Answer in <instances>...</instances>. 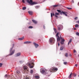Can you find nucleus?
Returning a JSON list of instances; mask_svg holds the SVG:
<instances>
[{
	"instance_id": "f257e3e1",
	"label": "nucleus",
	"mask_w": 79,
	"mask_h": 79,
	"mask_svg": "<svg viewBox=\"0 0 79 79\" xmlns=\"http://www.w3.org/2000/svg\"><path fill=\"white\" fill-rule=\"evenodd\" d=\"M13 47L12 48H11L10 50V54L8 55V56H11V55H13L14 54L15 52V49H14L13 50V47L15 46V44H13L12 45Z\"/></svg>"
},
{
	"instance_id": "f03ea898",
	"label": "nucleus",
	"mask_w": 79,
	"mask_h": 79,
	"mask_svg": "<svg viewBox=\"0 0 79 79\" xmlns=\"http://www.w3.org/2000/svg\"><path fill=\"white\" fill-rule=\"evenodd\" d=\"M27 3H28L30 4H31V5H36L37 4V3L35 2H32V0H26Z\"/></svg>"
},
{
	"instance_id": "7ed1b4c3",
	"label": "nucleus",
	"mask_w": 79,
	"mask_h": 79,
	"mask_svg": "<svg viewBox=\"0 0 79 79\" xmlns=\"http://www.w3.org/2000/svg\"><path fill=\"white\" fill-rule=\"evenodd\" d=\"M55 39L53 38H51L49 40V42L50 44L51 45H52V44H53L54 43H55Z\"/></svg>"
},
{
	"instance_id": "20e7f679",
	"label": "nucleus",
	"mask_w": 79,
	"mask_h": 79,
	"mask_svg": "<svg viewBox=\"0 0 79 79\" xmlns=\"http://www.w3.org/2000/svg\"><path fill=\"white\" fill-rule=\"evenodd\" d=\"M63 28V26L62 25H59L58 26V31H61L62 29Z\"/></svg>"
},
{
	"instance_id": "39448f33",
	"label": "nucleus",
	"mask_w": 79,
	"mask_h": 79,
	"mask_svg": "<svg viewBox=\"0 0 79 79\" xmlns=\"http://www.w3.org/2000/svg\"><path fill=\"white\" fill-rule=\"evenodd\" d=\"M34 65V63L33 62L29 63L28 64V65L29 66V68L31 69V68H33L34 67L33 66Z\"/></svg>"
},
{
	"instance_id": "423d86ee",
	"label": "nucleus",
	"mask_w": 79,
	"mask_h": 79,
	"mask_svg": "<svg viewBox=\"0 0 79 79\" xmlns=\"http://www.w3.org/2000/svg\"><path fill=\"white\" fill-rule=\"evenodd\" d=\"M23 73H25V72H26V71H27L28 67L26 65H24V66L23 65Z\"/></svg>"
},
{
	"instance_id": "0eeeda50",
	"label": "nucleus",
	"mask_w": 79,
	"mask_h": 79,
	"mask_svg": "<svg viewBox=\"0 0 79 79\" xmlns=\"http://www.w3.org/2000/svg\"><path fill=\"white\" fill-rule=\"evenodd\" d=\"M66 12H64V11H60V13H59L60 14V15H62V14H63V15H65V16H67V14H66Z\"/></svg>"
},
{
	"instance_id": "6e6552de",
	"label": "nucleus",
	"mask_w": 79,
	"mask_h": 79,
	"mask_svg": "<svg viewBox=\"0 0 79 79\" xmlns=\"http://www.w3.org/2000/svg\"><path fill=\"white\" fill-rule=\"evenodd\" d=\"M31 42L29 41H26L24 42V44H31Z\"/></svg>"
},
{
	"instance_id": "1a4fd4ad",
	"label": "nucleus",
	"mask_w": 79,
	"mask_h": 79,
	"mask_svg": "<svg viewBox=\"0 0 79 79\" xmlns=\"http://www.w3.org/2000/svg\"><path fill=\"white\" fill-rule=\"evenodd\" d=\"M33 44H34V45H35V47L36 48H37V47H39V44H36V43L34 42V43H33Z\"/></svg>"
},
{
	"instance_id": "9d476101",
	"label": "nucleus",
	"mask_w": 79,
	"mask_h": 79,
	"mask_svg": "<svg viewBox=\"0 0 79 79\" xmlns=\"http://www.w3.org/2000/svg\"><path fill=\"white\" fill-rule=\"evenodd\" d=\"M57 70H58L57 68H54L52 69V71H51V72L52 73H53V72H54L53 71H57Z\"/></svg>"
},
{
	"instance_id": "9b49d317",
	"label": "nucleus",
	"mask_w": 79,
	"mask_h": 79,
	"mask_svg": "<svg viewBox=\"0 0 79 79\" xmlns=\"http://www.w3.org/2000/svg\"><path fill=\"white\" fill-rule=\"evenodd\" d=\"M20 55H21V53L18 52L15 55V56L16 57L19 56H20Z\"/></svg>"
},
{
	"instance_id": "f8f14e48",
	"label": "nucleus",
	"mask_w": 79,
	"mask_h": 79,
	"mask_svg": "<svg viewBox=\"0 0 79 79\" xmlns=\"http://www.w3.org/2000/svg\"><path fill=\"white\" fill-rule=\"evenodd\" d=\"M40 71L41 72V73L42 74H45V70H44L43 69L42 70V71L40 70Z\"/></svg>"
},
{
	"instance_id": "ddd939ff",
	"label": "nucleus",
	"mask_w": 79,
	"mask_h": 79,
	"mask_svg": "<svg viewBox=\"0 0 79 79\" xmlns=\"http://www.w3.org/2000/svg\"><path fill=\"white\" fill-rule=\"evenodd\" d=\"M28 13L30 15H32V13H33V12H32V11H28Z\"/></svg>"
},
{
	"instance_id": "4468645a",
	"label": "nucleus",
	"mask_w": 79,
	"mask_h": 79,
	"mask_svg": "<svg viewBox=\"0 0 79 79\" xmlns=\"http://www.w3.org/2000/svg\"><path fill=\"white\" fill-rule=\"evenodd\" d=\"M62 39V38H61V36H60V37H57V41H60V39Z\"/></svg>"
},
{
	"instance_id": "2eb2a0df",
	"label": "nucleus",
	"mask_w": 79,
	"mask_h": 79,
	"mask_svg": "<svg viewBox=\"0 0 79 79\" xmlns=\"http://www.w3.org/2000/svg\"><path fill=\"white\" fill-rule=\"evenodd\" d=\"M32 21L34 24H37V22L35 21V20L32 19Z\"/></svg>"
},
{
	"instance_id": "dca6fc26",
	"label": "nucleus",
	"mask_w": 79,
	"mask_h": 79,
	"mask_svg": "<svg viewBox=\"0 0 79 79\" xmlns=\"http://www.w3.org/2000/svg\"><path fill=\"white\" fill-rule=\"evenodd\" d=\"M24 38V36H23L22 38H18V40H23V39Z\"/></svg>"
},
{
	"instance_id": "f3484780",
	"label": "nucleus",
	"mask_w": 79,
	"mask_h": 79,
	"mask_svg": "<svg viewBox=\"0 0 79 79\" xmlns=\"http://www.w3.org/2000/svg\"><path fill=\"white\" fill-rule=\"evenodd\" d=\"M18 78V79H21V77H22L21 75H17L16 76Z\"/></svg>"
},
{
	"instance_id": "a211bd4d",
	"label": "nucleus",
	"mask_w": 79,
	"mask_h": 79,
	"mask_svg": "<svg viewBox=\"0 0 79 79\" xmlns=\"http://www.w3.org/2000/svg\"><path fill=\"white\" fill-rule=\"evenodd\" d=\"M59 15V13H56L55 15V16L56 18H58V16L57 15Z\"/></svg>"
},
{
	"instance_id": "6ab92c4d",
	"label": "nucleus",
	"mask_w": 79,
	"mask_h": 79,
	"mask_svg": "<svg viewBox=\"0 0 79 79\" xmlns=\"http://www.w3.org/2000/svg\"><path fill=\"white\" fill-rule=\"evenodd\" d=\"M71 42H72V39L71 38L69 40V41L68 43V45H69V44Z\"/></svg>"
},
{
	"instance_id": "aec40b11",
	"label": "nucleus",
	"mask_w": 79,
	"mask_h": 79,
	"mask_svg": "<svg viewBox=\"0 0 79 79\" xmlns=\"http://www.w3.org/2000/svg\"><path fill=\"white\" fill-rule=\"evenodd\" d=\"M72 73H71L69 76V79H71L72 77Z\"/></svg>"
},
{
	"instance_id": "412c9836",
	"label": "nucleus",
	"mask_w": 79,
	"mask_h": 79,
	"mask_svg": "<svg viewBox=\"0 0 79 79\" xmlns=\"http://www.w3.org/2000/svg\"><path fill=\"white\" fill-rule=\"evenodd\" d=\"M51 16L52 18V16H53H53H55V14H54V13H51Z\"/></svg>"
},
{
	"instance_id": "4be33fe9",
	"label": "nucleus",
	"mask_w": 79,
	"mask_h": 79,
	"mask_svg": "<svg viewBox=\"0 0 79 79\" xmlns=\"http://www.w3.org/2000/svg\"><path fill=\"white\" fill-rule=\"evenodd\" d=\"M64 48V47L63 46L60 47V50H63Z\"/></svg>"
},
{
	"instance_id": "5701e85b",
	"label": "nucleus",
	"mask_w": 79,
	"mask_h": 79,
	"mask_svg": "<svg viewBox=\"0 0 79 79\" xmlns=\"http://www.w3.org/2000/svg\"><path fill=\"white\" fill-rule=\"evenodd\" d=\"M16 73L17 74H19L21 73V72H20L19 70H18L17 71Z\"/></svg>"
},
{
	"instance_id": "b1692460",
	"label": "nucleus",
	"mask_w": 79,
	"mask_h": 79,
	"mask_svg": "<svg viewBox=\"0 0 79 79\" xmlns=\"http://www.w3.org/2000/svg\"><path fill=\"white\" fill-rule=\"evenodd\" d=\"M53 29L55 33H56V32H57V31H56V28H54Z\"/></svg>"
},
{
	"instance_id": "393cba45",
	"label": "nucleus",
	"mask_w": 79,
	"mask_h": 79,
	"mask_svg": "<svg viewBox=\"0 0 79 79\" xmlns=\"http://www.w3.org/2000/svg\"><path fill=\"white\" fill-rule=\"evenodd\" d=\"M24 60H21L19 61V63L21 64H22V63H24Z\"/></svg>"
},
{
	"instance_id": "a878e982",
	"label": "nucleus",
	"mask_w": 79,
	"mask_h": 79,
	"mask_svg": "<svg viewBox=\"0 0 79 79\" xmlns=\"http://www.w3.org/2000/svg\"><path fill=\"white\" fill-rule=\"evenodd\" d=\"M35 77L36 79H39V76H35Z\"/></svg>"
},
{
	"instance_id": "bb28decb",
	"label": "nucleus",
	"mask_w": 79,
	"mask_h": 79,
	"mask_svg": "<svg viewBox=\"0 0 79 79\" xmlns=\"http://www.w3.org/2000/svg\"><path fill=\"white\" fill-rule=\"evenodd\" d=\"M26 7H23L22 8V9L23 10H26Z\"/></svg>"
},
{
	"instance_id": "cd10ccee",
	"label": "nucleus",
	"mask_w": 79,
	"mask_h": 79,
	"mask_svg": "<svg viewBox=\"0 0 79 79\" xmlns=\"http://www.w3.org/2000/svg\"><path fill=\"white\" fill-rule=\"evenodd\" d=\"M28 28L29 29H32V28H33V27L30 26L28 27Z\"/></svg>"
},
{
	"instance_id": "c85d7f7f",
	"label": "nucleus",
	"mask_w": 79,
	"mask_h": 79,
	"mask_svg": "<svg viewBox=\"0 0 79 79\" xmlns=\"http://www.w3.org/2000/svg\"><path fill=\"white\" fill-rule=\"evenodd\" d=\"M76 35H78V36H79V33L78 32H76Z\"/></svg>"
},
{
	"instance_id": "c756f323",
	"label": "nucleus",
	"mask_w": 79,
	"mask_h": 79,
	"mask_svg": "<svg viewBox=\"0 0 79 79\" xmlns=\"http://www.w3.org/2000/svg\"><path fill=\"white\" fill-rule=\"evenodd\" d=\"M58 34H59V32H57L56 34V36L58 37L59 36H58Z\"/></svg>"
},
{
	"instance_id": "7c9ffc66",
	"label": "nucleus",
	"mask_w": 79,
	"mask_h": 79,
	"mask_svg": "<svg viewBox=\"0 0 79 79\" xmlns=\"http://www.w3.org/2000/svg\"><path fill=\"white\" fill-rule=\"evenodd\" d=\"M75 26L76 27H79V25L78 24H77L75 25Z\"/></svg>"
},
{
	"instance_id": "2f4dec72",
	"label": "nucleus",
	"mask_w": 79,
	"mask_h": 79,
	"mask_svg": "<svg viewBox=\"0 0 79 79\" xmlns=\"http://www.w3.org/2000/svg\"><path fill=\"white\" fill-rule=\"evenodd\" d=\"M53 7H57V6H58V5H53Z\"/></svg>"
},
{
	"instance_id": "473e14b6",
	"label": "nucleus",
	"mask_w": 79,
	"mask_h": 79,
	"mask_svg": "<svg viewBox=\"0 0 79 79\" xmlns=\"http://www.w3.org/2000/svg\"><path fill=\"white\" fill-rule=\"evenodd\" d=\"M30 73L31 74H32V73H33V70H31Z\"/></svg>"
},
{
	"instance_id": "72a5a7b5",
	"label": "nucleus",
	"mask_w": 79,
	"mask_h": 79,
	"mask_svg": "<svg viewBox=\"0 0 79 79\" xmlns=\"http://www.w3.org/2000/svg\"><path fill=\"white\" fill-rule=\"evenodd\" d=\"M65 55L66 57H68V53H65Z\"/></svg>"
},
{
	"instance_id": "f704fd0d",
	"label": "nucleus",
	"mask_w": 79,
	"mask_h": 79,
	"mask_svg": "<svg viewBox=\"0 0 79 79\" xmlns=\"http://www.w3.org/2000/svg\"><path fill=\"white\" fill-rule=\"evenodd\" d=\"M60 44H62V45H63V44H64V42L61 41L60 42Z\"/></svg>"
},
{
	"instance_id": "c9c22d12",
	"label": "nucleus",
	"mask_w": 79,
	"mask_h": 79,
	"mask_svg": "<svg viewBox=\"0 0 79 79\" xmlns=\"http://www.w3.org/2000/svg\"><path fill=\"white\" fill-rule=\"evenodd\" d=\"M64 64H65L66 65V64H67V62H64Z\"/></svg>"
},
{
	"instance_id": "e433bc0d",
	"label": "nucleus",
	"mask_w": 79,
	"mask_h": 79,
	"mask_svg": "<svg viewBox=\"0 0 79 79\" xmlns=\"http://www.w3.org/2000/svg\"><path fill=\"white\" fill-rule=\"evenodd\" d=\"M67 9H68V10H71V9H72V8L69 7H67Z\"/></svg>"
},
{
	"instance_id": "4c0bfd02",
	"label": "nucleus",
	"mask_w": 79,
	"mask_h": 79,
	"mask_svg": "<svg viewBox=\"0 0 79 79\" xmlns=\"http://www.w3.org/2000/svg\"><path fill=\"white\" fill-rule=\"evenodd\" d=\"M61 42H64V39H62Z\"/></svg>"
},
{
	"instance_id": "58836bf2",
	"label": "nucleus",
	"mask_w": 79,
	"mask_h": 79,
	"mask_svg": "<svg viewBox=\"0 0 79 79\" xmlns=\"http://www.w3.org/2000/svg\"><path fill=\"white\" fill-rule=\"evenodd\" d=\"M57 11H58V12L59 13H60V12H61V10H57Z\"/></svg>"
},
{
	"instance_id": "ea45409f",
	"label": "nucleus",
	"mask_w": 79,
	"mask_h": 79,
	"mask_svg": "<svg viewBox=\"0 0 79 79\" xmlns=\"http://www.w3.org/2000/svg\"><path fill=\"white\" fill-rule=\"evenodd\" d=\"M2 64H3L2 63H0V67H2Z\"/></svg>"
},
{
	"instance_id": "a19ab883",
	"label": "nucleus",
	"mask_w": 79,
	"mask_h": 79,
	"mask_svg": "<svg viewBox=\"0 0 79 79\" xmlns=\"http://www.w3.org/2000/svg\"><path fill=\"white\" fill-rule=\"evenodd\" d=\"M22 2L23 3H25V1H24V0H22Z\"/></svg>"
},
{
	"instance_id": "79ce46f5",
	"label": "nucleus",
	"mask_w": 79,
	"mask_h": 79,
	"mask_svg": "<svg viewBox=\"0 0 79 79\" xmlns=\"http://www.w3.org/2000/svg\"><path fill=\"white\" fill-rule=\"evenodd\" d=\"M78 18V17H76L75 18H74V19L76 20V19H77Z\"/></svg>"
},
{
	"instance_id": "37998d69",
	"label": "nucleus",
	"mask_w": 79,
	"mask_h": 79,
	"mask_svg": "<svg viewBox=\"0 0 79 79\" xmlns=\"http://www.w3.org/2000/svg\"><path fill=\"white\" fill-rule=\"evenodd\" d=\"M74 53H76V50H74Z\"/></svg>"
},
{
	"instance_id": "c03bdc74",
	"label": "nucleus",
	"mask_w": 79,
	"mask_h": 79,
	"mask_svg": "<svg viewBox=\"0 0 79 79\" xmlns=\"http://www.w3.org/2000/svg\"><path fill=\"white\" fill-rule=\"evenodd\" d=\"M35 8H36V9H37V8H39V6H35Z\"/></svg>"
},
{
	"instance_id": "a18cd8bd",
	"label": "nucleus",
	"mask_w": 79,
	"mask_h": 79,
	"mask_svg": "<svg viewBox=\"0 0 79 79\" xmlns=\"http://www.w3.org/2000/svg\"><path fill=\"white\" fill-rule=\"evenodd\" d=\"M5 77H7V74H6L5 75Z\"/></svg>"
},
{
	"instance_id": "49530a36",
	"label": "nucleus",
	"mask_w": 79,
	"mask_h": 79,
	"mask_svg": "<svg viewBox=\"0 0 79 79\" xmlns=\"http://www.w3.org/2000/svg\"><path fill=\"white\" fill-rule=\"evenodd\" d=\"M76 74H74V77H76Z\"/></svg>"
},
{
	"instance_id": "de8ad7c7",
	"label": "nucleus",
	"mask_w": 79,
	"mask_h": 79,
	"mask_svg": "<svg viewBox=\"0 0 79 79\" xmlns=\"http://www.w3.org/2000/svg\"><path fill=\"white\" fill-rule=\"evenodd\" d=\"M69 56H72V55H71V54H70L69 55Z\"/></svg>"
},
{
	"instance_id": "09e8293b",
	"label": "nucleus",
	"mask_w": 79,
	"mask_h": 79,
	"mask_svg": "<svg viewBox=\"0 0 79 79\" xmlns=\"http://www.w3.org/2000/svg\"><path fill=\"white\" fill-rule=\"evenodd\" d=\"M26 79H29V77H26Z\"/></svg>"
},
{
	"instance_id": "8fccbe9b",
	"label": "nucleus",
	"mask_w": 79,
	"mask_h": 79,
	"mask_svg": "<svg viewBox=\"0 0 79 79\" xmlns=\"http://www.w3.org/2000/svg\"><path fill=\"white\" fill-rule=\"evenodd\" d=\"M44 29H45V26L44 25Z\"/></svg>"
},
{
	"instance_id": "3c124183",
	"label": "nucleus",
	"mask_w": 79,
	"mask_h": 79,
	"mask_svg": "<svg viewBox=\"0 0 79 79\" xmlns=\"http://www.w3.org/2000/svg\"><path fill=\"white\" fill-rule=\"evenodd\" d=\"M75 66H76V67H77V64H76L75 65Z\"/></svg>"
},
{
	"instance_id": "603ef678",
	"label": "nucleus",
	"mask_w": 79,
	"mask_h": 79,
	"mask_svg": "<svg viewBox=\"0 0 79 79\" xmlns=\"http://www.w3.org/2000/svg\"><path fill=\"white\" fill-rule=\"evenodd\" d=\"M58 45L59 47L60 46V43H58Z\"/></svg>"
},
{
	"instance_id": "864d4df0",
	"label": "nucleus",
	"mask_w": 79,
	"mask_h": 79,
	"mask_svg": "<svg viewBox=\"0 0 79 79\" xmlns=\"http://www.w3.org/2000/svg\"><path fill=\"white\" fill-rule=\"evenodd\" d=\"M78 5L79 6V2L78 3Z\"/></svg>"
},
{
	"instance_id": "5fc2aeb1",
	"label": "nucleus",
	"mask_w": 79,
	"mask_h": 79,
	"mask_svg": "<svg viewBox=\"0 0 79 79\" xmlns=\"http://www.w3.org/2000/svg\"><path fill=\"white\" fill-rule=\"evenodd\" d=\"M77 23H79V21H77Z\"/></svg>"
},
{
	"instance_id": "6e6d98bb",
	"label": "nucleus",
	"mask_w": 79,
	"mask_h": 79,
	"mask_svg": "<svg viewBox=\"0 0 79 79\" xmlns=\"http://www.w3.org/2000/svg\"><path fill=\"white\" fill-rule=\"evenodd\" d=\"M27 20H28V19H27Z\"/></svg>"
},
{
	"instance_id": "4d7b16f0",
	"label": "nucleus",
	"mask_w": 79,
	"mask_h": 79,
	"mask_svg": "<svg viewBox=\"0 0 79 79\" xmlns=\"http://www.w3.org/2000/svg\"><path fill=\"white\" fill-rule=\"evenodd\" d=\"M75 29V30H76V29Z\"/></svg>"
},
{
	"instance_id": "13d9d810",
	"label": "nucleus",
	"mask_w": 79,
	"mask_h": 79,
	"mask_svg": "<svg viewBox=\"0 0 79 79\" xmlns=\"http://www.w3.org/2000/svg\"><path fill=\"white\" fill-rule=\"evenodd\" d=\"M50 72H51V70H50Z\"/></svg>"
},
{
	"instance_id": "bf43d9fd",
	"label": "nucleus",
	"mask_w": 79,
	"mask_h": 79,
	"mask_svg": "<svg viewBox=\"0 0 79 79\" xmlns=\"http://www.w3.org/2000/svg\"><path fill=\"white\" fill-rule=\"evenodd\" d=\"M44 2H45V0H44Z\"/></svg>"
}]
</instances>
